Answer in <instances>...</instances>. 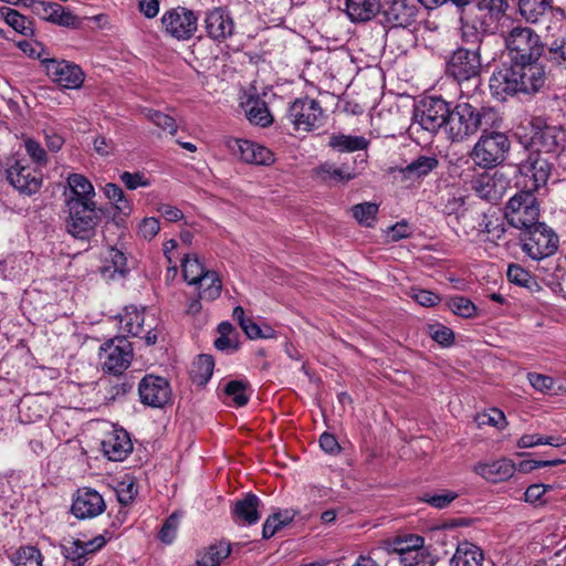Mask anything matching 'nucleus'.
<instances>
[{
    "label": "nucleus",
    "mask_w": 566,
    "mask_h": 566,
    "mask_svg": "<svg viewBox=\"0 0 566 566\" xmlns=\"http://www.w3.org/2000/svg\"><path fill=\"white\" fill-rule=\"evenodd\" d=\"M502 118L499 112L490 106L476 107L470 103H458L450 107L446 134L452 142H463L478 130L488 132L500 127Z\"/></svg>",
    "instance_id": "obj_1"
},
{
    "label": "nucleus",
    "mask_w": 566,
    "mask_h": 566,
    "mask_svg": "<svg viewBox=\"0 0 566 566\" xmlns=\"http://www.w3.org/2000/svg\"><path fill=\"white\" fill-rule=\"evenodd\" d=\"M450 116V104L441 97L429 96L419 102L413 111V122L409 127L411 135L426 130L436 134L440 128H447Z\"/></svg>",
    "instance_id": "obj_2"
},
{
    "label": "nucleus",
    "mask_w": 566,
    "mask_h": 566,
    "mask_svg": "<svg viewBox=\"0 0 566 566\" xmlns=\"http://www.w3.org/2000/svg\"><path fill=\"white\" fill-rule=\"evenodd\" d=\"M118 317L119 328L127 336L143 337L147 345L156 344L159 321L146 307L138 308L136 305H127Z\"/></svg>",
    "instance_id": "obj_3"
},
{
    "label": "nucleus",
    "mask_w": 566,
    "mask_h": 566,
    "mask_svg": "<svg viewBox=\"0 0 566 566\" xmlns=\"http://www.w3.org/2000/svg\"><path fill=\"white\" fill-rule=\"evenodd\" d=\"M539 206L534 192L521 190L505 205L504 218L507 223L518 230L526 231L538 223Z\"/></svg>",
    "instance_id": "obj_4"
},
{
    "label": "nucleus",
    "mask_w": 566,
    "mask_h": 566,
    "mask_svg": "<svg viewBox=\"0 0 566 566\" xmlns=\"http://www.w3.org/2000/svg\"><path fill=\"white\" fill-rule=\"evenodd\" d=\"M510 146V140L504 133L483 132L471 151V158L476 166L490 169L505 159Z\"/></svg>",
    "instance_id": "obj_5"
},
{
    "label": "nucleus",
    "mask_w": 566,
    "mask_h": 566,
    "mask_svg": "<svg viewBox=\"0 0 566 566\" xmlns=\"http://www.w3.org/2000/svg\"><path fill=\"white\" fill-rule=\"evenodd\" d=\"M510 62L539 60L544 46L539 36L527 27H515L504 38Z\"/></svg>",
    "instance_id": "obj_6"
},
{
    "label": "nucleus",
    "mask_w": 566,
    "mask_h": 566,
    "mask_svg": "<svg viewBox=\"0 0 566 566\" xmlns=\"http://www.w3.org/2000/svg\"><path fill=\"white\" fill-rule=\"evenodd\" d=\"M533 136L531 147L539 154L558 155L566 149V129L547 125L542 116H533L530 122Z\"/></svg>",
    "instance_id": "obj_7"
},
{
    "label": "nucleus",
    "mask_w": 566,
    "mask_h": 566,
    "mask_svg": "<svg viewBox=\"0 0 566 566\" xmlns=\"http://www.w3.org/2000/svg\"><path fill=\"white\" fill-rule=\"evenodd\" d=\"M6 175L9 184L22 195L31 196L38 192L42 186V171L32 167L25 157L10 158Z\"/></svg>",
    "instance_id": "obj_8"
},
{
    "label": "nucleus",
    "mask_w": 566,
    "mask_h": 566,
    "mask_svg": "<svg viewBox=\"0 0 566 566\" xmlns=\"http://www.w3.org/2000/svg\"><path fill=\"white\" fill-rule=\"evenodd\" d=\"M286 118L295 130L312 132L324 123V112L318 101L310 97L293 101L286 113Z\"/></svg>",
    "instance_id": "obj_9"
},
{
    "label": "nucleus",
    "mask_w": 566,
    "mask_h": 566,
    "mask_svg": "<svg viewBox=\"0 0 566 566\" xmlns=\"http://www.w3.org/2000/svg\"><path fill=\"white\" fill-rule=\"evenodd\" d=\"M525 232L527 237L522 241V250L531 259L543 260L557 251L558 237L545 223L538 222Z\"/></svg>",
    "instance_id": "obj_10"
},
{
    "label": "nucleus",
    "mask_w": 566,
    "mask_h": 566,
    "mask_svg": "<svg viewBox=\"0 0 566 566\" xmlns=\"http://www.w3.org/2000/svg\"><path fill=\"white\" fill-rule=\"evenodd\" d=\"M160 22L164 33L178 41L191 39L198 28L197 14L180 6L165 11Z\"/></svg>",
    "instance_id": "obj_11"
},
{
    "label": "nucleus",
    "mask_w": 566,
    "mask_h": 566,
    "mask_svg": "<svg viewBox=\"0 0 566 566\" xmlns=\"http://www.w3.org/2000/svg\"><path fill=\"white\" fill-rule=\"evenodd\" d=\"M133 358V347L126 337H115L99 348V361L105 373L119 375L126 370Z\"/></svg>",
    "instance_id": "obj_12"
},
{
    "label": "nucleus",
    "mask_w": 566,
    "mask_h": 566,
    "mask_svg": "<svg viewBox=\"0 0 566 566\" xmlns=\"http://www.w3.org/2000/svg\"><path fill=\"white\" fill-rule=\"evenodd\" d=\"M517 170L523 179L518 184H522L525 190L535 192L546 185L552 172V164L548 158L532 149L526 159L518 164Z\"/></svg>",
    "instance_id": "obj_13"
},
{
    "label": "nucleus",
    "mask_w": 566,
    "mask_h": 566,
    "mask_svg": "<svg viewBox=\"0 0 566 566\" xmlns=\"http://www.w3.org/2000/svg\"><path fill=\"white\" fill-rule=\"evenodd\" d=\"M72 205V208L67 209L66 230L76 239L87 240L94 234L99 220L96 202L86 205L73 202Z\"/></svg>",
    "instance_id": "obj_14"
},
{
    "label": "nucleus",
    "mask_w": 566,
    "mask_h": 566,
    "mask_svg": "<svg viewBox=\"0 0 566 566\" xmlns=\"http://www.w3.org/2000/svg\"><path fill=\"white\" fill-rule=\"evenodd\" d=\"M479 46L457 49L447 62V73L458 82L475 78L481 72Z\"/></svg>",
    "instance_id": "obj_15"
},
{
    "label": "nucleus",
    "mask_w": 566,
    "mask_h": 566,
    "mask_svg": "<svg viewBox=\"0 0 566 566\" xmlns=\"http://www.w3.org/2000/svg\"><path fill=\"white\" fill-rule=\"evenodd\" d=\"M415 0H385L380 4L381 23L389 28H407L418 15Z\"/></svg>",
    "instance_id": "obj_16"
},
{
    "label": "nucleus",
    "mask_w": 566,
    "mask_h": 566,
    "mask_svg": "<svg viewBox=\"0 0 566 566\" xmlns=\"http://www.w3.org/2000/svg\"><path fill=\"white\" fill-rule=\"evenodd\" d=\"M510 185V180L502 172L493 174L484 172L475 176L471 180V189L474 193L491 203H495L502 199Z\"/></svg>",
    "instance_id": "obj_17"
},
{
    "label": "nucleus",
    "mask_w": 566,
    "mask_h": 566,
    "mask_svg": "<svg viewBox=\"0 0 566 566\" xmlns=\"http://www.w3.org/2000/svg\"><path fill=\"white\" fill-rule=\"evenodd\" d=\"M45 70L52 82L67 90L80 88L85 78L84 72L77 64L65 60H46Z\"/></svg>",
    "instance_id": "obj_18"
},
{
    "label": "nucleus",
    "mask_w": 566,
    "mask_h": 566,
    "mask_svg": "<svg viewBox=\"0 0 566 566\" xmlns=\"http://www.w3.org/2000/svg\"><path fill=\"white\" fill-rule=\"evenodd\" d=\"M138 394L144 405L161 408L171 399V389L166 378L146 375L139 382Z\"/></svg>",
    "instance_id": "obj_19"
},
{
    "label": "nucleus",
    "mask_w": 566,
    "mask_h": 566,
    "mask_svg": "<svg viewBox=\"0 0 566 566\" xmlns=\"http://www.w3.org/2000/svg\"><path fill=\"white\" fill-rule=\"evenodd\" d=\"M106 509L103 496L94 489H78L71 506L72 514L78 520L93 518Z\"/></svg>",
    "instance_id": "obj_20"
},
{
    "label": "nucleus",
    "mask_w": 566,
    "mask_h": 566,
    "mask_svg": "<svg viewBox=\"0 0 566 566\" xmlns=\"http://www.w3.org/2000/svg\"><path fill=\"white\" fill-rule=\"evenodd\" d=\"M521 93H537L545 83V70L539 60L513 62Z\"/></svg>",
    "instance_id": "obj_21"
},
{
    "label": "nucleus",
    "mask_w": 566,
    "mask_h": 566,
    "mask_svg": "<svg viewBox=\"0 0 566 566\" xmlns=\"http://www.w3.org/2000/svg\"><path fill=\"white\" fill-rule=\"evenodd\" d=\"M228 147L248 164L270 165L274 161V155L269 148L251 140L233 138L228 142Z\"/></svg>",
    "instance_id": "obj_22"
},
{
    "label": "nucleus",
    "mask_w": 566,
    "mask_h": 566,
    "mask_svg": "<svg viewBox=\"0 0 566 566\" xmlns=\"http://www.w3.org/2000/svg\"><path fill=\"white\" fill-rule=\"evenodd\" d=\"M30 8L41 19L62 27H71L76 22V17L66 11L61 4L45 0H32Z\"/></svg>",
    "instance_id": "obj_23"
},
{
    "label": "nucleus",
    "mask_w": 566,
    "mask_h": 566,
    "mask_svg": "<svg viewBox=\"0 0 566 566\" xmlns=\"http://www.w3.org/2000/svg\"><path fill=\"white\" fill-rule=\"evenodd\" d=\"M489 85L492 94L499 98H504L505 95L521 93L518 80L512 62H510V65H503L501 69L493 72L490 77Z\"/></svg>",
    "instance_id": "obj_24"
},
{
    "label": "nucleus",
    "mask_w": 566,
    "mask_h": 566,
    "mask_svg": "<svg viewBox=\"0 0 566 566\" xmlns=\"http://www.w3.org/2000/svg\"><path fill=\"white\" fill-rule=\"evenodd\" d=\"M102 450L111 461H123L133 450L129 434L124 429H114L102 441Z\"/></svg>",
    "instance_id": "obj_25"
},
{
    "label": "nucleus",
    "mask_w": 566,
    "mask_h": 566,
    "mask_svg": "<svg viewBox=\"0 0 566 566\" xmlns=\"http://www.w3.org/2000/svg\"><path fill=\"white\" fill-rule=\"evenodd\" d=\"M316 176L329 186L346 185L356 179L360 171L356 167L344 163L337 166L334 163H323L315 169Z\"/></svg>",
    "instance_id": "obj_26"
},
{
    "label": "nucleus",
    "mask_w": 566,
    "mask_h": 566,
    "mask_svg": "<svg viewBox=\"0 0 566 566\" xmlns=\"http://www.w3.org/2000/svg\"><path fill=\"white\" fill-rule=\"evenodd\" d=\"M205 24L208 35L216 41L226 40L234 32L233 18L229 11L221 8L209 11Z\"/></svg>",
    "instance_id": "obj_27"
},
{
    "label": "nucleus",
    "mask_w": 566,
    "mask_h": 566,
    "mask_svg": "<svg viewBox=\"0 0 566 566\" xmlns=\"http://www.w3.org/2000/svg\"><path fill=\"white\" fill-rule=\"evenodd\" d=\"M504 219V217H501L492 209L481 213L476 224L480 240L496 243L503 239L506 232Z\"/></svg>",
    "instance_id": "obj_28"
},
{
    "label": "nucleus",
    "mask_w": 566,
    "mask_h": 566,
    "mask_svg": "<svg viewBox=\"0 0 566 566\" xmlns=\"http://www.w3.org/2000/svg\"><path fill=\"white\" fill-rule=\"evenodd\" d=\"M261 500L253 493H247L242 499L237 500L231 507V516L238 525L256 524L261 514L259 512Z\"/></svg>",
    "instance_id": "obj_29"
},
{
    "label": "nucleus",
    "mask_w": 566,
    "mask_h": 566,
    "mask_svg": "<svg viewBox=\"0 0 566 566\" xmlns=\"http://www.w3.org/2000/svg\"><path fill=\"white\" fill-rule=\"evenodd\" d=\"M474 471L493 483L502 482L513 476L515 463L509 459H500L491 463H478Z\"/></svg>",
    "instance_id": "obj_30"
},
{
    "label": "nucleus",
    "mask_w": 566,
    "mask_h": 566,
    "mask_svg": "<svg viewBox=\"0 0 566 566\" xmlns=\"http://www.w3.org/2000/svg\"><path fill=\"white\" fill-rule=\"evenodd\" d=\"M345 13L354 23L367 22L380 11V0H345Z\"/></svg>",
    "instance_id": "obj_31"
},
{
    "label": "nucleus",
    "mask_w": 566,
    "mask_h": 566,
    "mask_svg": "<svg viewBox=\"0 0 566 566\" xmlns=\"http://www.w3.org/2000/svg\"><path fill=\"white\" fill-rule=\"evenodd\" d=\"M31 260L30 253L10 254L0 261V275L3 279L19 280L29 271Z\"/></svg>",
    "instance_id": "obj_32"
},
{
    "label": "nucleus",
    "mask_w": 566,
    "mask_h": 566,
    "mask_svg": "<svg viewBox=\"0 0 566 566\" xmlns=\"http://www.w3.org/2000/svg\"><path fill=\"white\" fill-rule=\"evenodd\" d=\"M483 560L484 555L481 548L468 541L459 543L451 559L454 566H482Z\"/></svg>",
    "instance_id": "obj_33"
},
{
    "label": "nucleus",
    "mask_w": 566,
    "mask_h": 566,
    "mask_svg": "<svg viewBox=\"0 0 566 566\" xmlns=\"http://www.w3.org/2000/svg\"><path fill=\"white\" fill-rule=\"evenodd\" d=\"M193 285L198 287L199 297L206 301H214L221 294L222 283L216 271L207 270Z\"/></svg>",
    "instance_id": "obj_34"
},
{
    "label": "nucleus",
    "mask_w": 566,
    "mask_h": 566,
    "mask_svg": "<svg viewBox=\"0 0 566 566\" xmlns=\"http://www.w3.org/2000/svg\"><path fill=\"white\" fill-rule=\"evenodd\" d=\"M368 140L364 136L345 134H333L328 140V146L339 153L364 150L368 147Z\"/></svg>",
    "instance_id": "obj_35"
},
{
    "label": "nucleus",
    "mask_w": 566,
    "mask_h": 566,
    "mask_svg": "<svg viewBox=\"0 0 566 566\" xmlns=\"http://www.w3.org/2000/svg\"><path fill=\"white\" fill-rule=\"evenodd\" d=\"M244 111L247 118L254 125L266 127L273 122L266 103L261 98H249L245 103Z\"/></svg>",
    "instance_id": "obj_36"
},
{
    "label": "nucleus",
    "mask_w": 566,
    "mask_h": 566,
    "mask_svg": "<svg viewBox=\"0 0 566 566\" xmlns=\"http://www.w3.org/2000/svg\"><path fill=\"white\" fill-rule=\"evenodd\" d=\"M552 9V0H518V11L530 23H537Z\"/></svg>",
    "instance_id": "obj_37"
},
{
    "label": "nucleus",
    "mask_w": 566,
    "mask_h": 566,
    "mask_svg": "<svg viewBox=\"0 0 566 566\" xmlns=\"http://www.w3.org/2000/svg\"><path fill=\"white\" fill-rule=\"evenodd\" d=\"M424 546V538L416 534H403L391 538L388 542V549L399 555V558L409 554L411 549H419Z\"/></svg>",
    "instance_id": "obj_38"
},
{
    "label": "nucleus",
    "mask_w": 566,
    "mask_h": 566,
    "mask_svg": "<svg viewBox=\"0 0 566 566\" xmlns=\"http://www.w3.org/2000/svg\"><path fill=\"white\" fill-rule=\"evenodd\" d=\"M219 337L214 340V347L220 352L233 353L239 348L238 333L230 322H221L218 325Z\"/></svg>",
    "instance_id": "obj_39"
},
{
    "label": "nucleus",
    "mask_w": 566,
    "mask_h": 566,
    "mask_svg": "<svg viewBox=\"0 0 566 566\" xmlns=\"http://www.w3.org/2000/svg\"><path fill=\"white\" fill-rule=\"evenodd\" d=\"M566 444L562 436H542L539 433H525L516 442L517 448L528 449L537 446H551L559 448Z\"/></svg>",
    "instance_id": "obj_40"
},
{
    "label": "nucleus",
    "mask_w": 566,
    "mask_h": 566,
    "mask_svg": "<svg viewBox=\"0 0 566 566\" xmlns=\"http://www.w3.org/2000/svg\"><path fill=\"white\" fill-rule=\"evenodd\" d=\"M230 554V546L223 543L210 545L198 554L197 566H220L221 560Z\"/></svg>",
    "instance_id": "obj_41"
},
{
    "label": "nucleus",
    "mask_w": 566,
    "mask_h": 566,
    "mask_svg": "<svg viewBox=\"0 0 566 566\" xmlns=\"http://www.w3.org/2000/svg\"><path fill=\"white\" fill-rule=\"evenodd\" d=\"M506 275L511 283L524 287L530 292H537L541 289L536 279L518 264H510Z\"/></svg>",
    "instance_id": "obj_42"
},
{
    "label": "nucleus",
    "mask_w": 566,
    "mask_h": 566,
    "mask_svg": "<svg viewBox=\"0 0 566 566\" xmlns=\"http://www.w3.org/2000/svg\"><path fill=\"white\" fill-rule=\"evenodd\" d=\"M552 39L547 36L549 59L560 64L566 62V28L563 23L557 29V33H552Z\"/></svg>",
    "instance_id": "obj_43"
},
{
    "label": "nucleus",
    "mask_w": 566,
    "mask_h": 566,
    "mask_svg": "<svg viewBox=\"0 0 566 566\" xmlns=\"http://www.w3.org/2000/svg\"><path fill=\"white\" fill-rule=\"evenodd\" d=\"M62 556L73 566H84L86 563L82 539L64 538L60 545Z\"/></svg>",
    "instance_id": "obj_44"
},
{
    "label": "nucleus",
    "mask_w": 566,
    "mask_h": 566,
    "mask_svg": "<svg viewBox=\"0 0 566 566\" xmlns=\"http://www.w3.org/2000/svg\"><path fill=\"white\" fill-rule=\"evenodd\" d=\"M438 159L434 156H420L411 161L403 170L406 177L421 178L438 167Z\"/></svg>",
    "instance_id": "obj_45"
},
{
    "label": "nucleus",
    "mask_w": 566,
    "mask_h": 566,
    "mask_svg": "<svg viewBox=\"0 0 566 566\" xmlns=\"http://www.w3.org/2000/svg\"><path fill=\"white\" fill-rule=\"evenodd\" d=\"M181 268L184 279L190 285H193L207 271L197 254H185L181 259Z\"/></svg>",
    "instance_id": "obj_46"
},
{
    "label": "nucleus",
    "mask_w": 566,
    "mask_h": 566,
    "mask_svg": "<svg viewBox=\"0 0 566 566\" xmlns=\"http://www.w3.org/2000/svg\"><path fill=\"white\" fill-rule=\"evenodd\" d=\"M214 361L210 355H199L192 364L191 376L198 385H205L212 376Z\"/></svg>",
    "instance_id": "obj_47"
},
{
    "label": "nucleus",
    "mask_w": 566,
    "mask_h": 566,
    "mask_svg": "<svg viewBox=\"0 0 566 566\" xmlns=\"http://www.w3.org/2000/svg\"><path fill=\"white\" fill-rule=\"evenodd\" d=\"M224 395L232 400L233 406L243 407L250 398L249 382L243 380H230L224 386Z\"/></svg>",
    "instance_id": "obj_48"
},
{
    "label": "nucleus",
    "mask_w": 566,
    "mask_h": 566,
    "mask_svg": "<svg viewBox=\"0 0 566 566\" xmlns=\"http://www.w3.org/2000/svg\"><path fill=\"white\" fill-rule=\"evenodd\" d=\"M4 21L15 32L24 36H31L34 33L33 22L14 9H6Z\"/></svg>",
    "instance_id": "obj_49"
},
{
    "label": "nucleus",
    "mask_w": 566,
    "mask_h": 566,
    "mask_svg": "<svg viewBox=\"0 0 566 566\" xmlns=\"http://www.w3.org/2000/svg\"><path fill=\"white\" fill-rule=\"evenodd\" d=\"M23 147L29 156V161L31 160L34 164V168L41 170V168L48 165V154L38 140L27 137L23 139Z\"/></svg>",
    "instance_id": "obj_50"
},
{
    "label": "nucleus",
    "mask_w": 566,
    "mask_h": 566,
    "mask_svg": "<svg viewBox=\"0 0 566 566\" xmlns=\"http://www.w3.org/2000/svg\"><path fill=\"white\" fill-rule=\"evenodd\" d=\"M14 566H43V556L35 546L20 547L13 557Z\"/></svg>",
    "instance_id": "obj_51"
},
{
    "label": "nucleus",
    "mask_w": 566,
    "mask_h": 566,
    "mask_svg": "<svg viewBox=\"0 0 566 566\" xmlns=\"http://www.w3.org/2000/svg\"><path fill=\"white\" fill-rule=\"evenodd\" d=\"M352 212L358 223L365 227H373L376 221L378 206L373 202H364L355 205L352 208Z\"/></svg>",
    "instance_id": "obj_52"
},
{
    "label": "nucleus",
    "mask_w": 566,
    "mask_h": 566,
    "mask_svg": "<svg viewBox=\"0 0 566 566\" xmlns=\"http://www.w3.org/2000/svg\"><path fill=\"white\" fill-rule=\"evenodd\" d=\"M105 262L111 263V265H105L104 268L105 272H109L112 270L111 276H113L115 273H118L119 275L125 274L127 260L120 250L116 248H109L105 256Z\"/></svg>",
    "instance_id": "obj_53"
},
{
    "label": "nucleus",
    "mask_w": 566,
    "mask_h": 566,
    "mask_svg": "<svg viewBox=\"0 0 566 566\" xmlns=\"http://www.w3.org/2000/svg\"><path fill=\"white\" fill-rule=\"evenodd\" d=\"M401 566H433L434 562L428 552V549L422 546L419 549H411L409 554L399 558Z\"/></svg>",
    "instance_id": "obj_54"
},
{
    "label": "nucleus",
    "mask_w": 566,
    "mask_h": 566,
    "mask_svg": "<svg viewBox=\"0 0 566 566\" xmlns=\"http://www.w3.org/2000/svg\"><path fill=\"white\" fill-rule=\"evenodd\" d=\"M145 116L154 125L169 133L170 135H175L177 133L178 126L174 117L155 109H146Z\"/></svg>",
    "instance_id": "obj_55"
},
{
    "label": "nucleus",
    "mask_w": 566,
    "mask_h": 566,
    "mask_svg": "<svg viewBox=\"0 0 566 566\" xmlns=\"http://www.w3.org/2000/svg\"><path fill=\"white\" fill-rule=\"evenodd\" d=\"M447 305L455 315L464 318L473 317L476 312V307L473 302L464 296L450 297Z\"/></svg>",
    "instance_id": "obj_56"
},
{
    "label": "nucleus",
    "mask_w": 566,
    "mask_h": 566,
    "mask_svg": "<svg viewBox=\"0 0 566 566\" xmlns=\"http://www.w3.org/2000/svg\"><path fill=\"white\" fill-rule=\"evenodd\" d=\"M458 497V493L450 490H444L442 493H424L421 496V501L429 504L434 509H446L448 507L455 499Z\"/></svg>",
    "instance_id": "obj_57"
},
{
    "label": "nucleus",
    "mask_w": 566,
    "mask_h": 566,
    "mask_svg": "<svg viewBox=\"0 0 566 566\" xmlns=\"http://www.w3.org/2000/svg\"><path fill=\"white\" fill-rule=\"evenodd\" d=\"M67 189L78 191L86 195H94L95 189L92 182L82 174H70L67 179Z\"/></svg>",
    "instance_id": "obj_58"
},
{
    "label": "nucleus",
    "mask_w": 566,
    "mask_h": 566,
    "mask_svg": "<svg viewBox=\"0 0 566 566\" xmlns=\"http://www.w3.org/2000/svg\"><path fill=\"white\" fill-rule=\"evenodd\" d=\"M119 180L128 190H136L137 188H146L150 186V180L139 171H123L119 175Z\"/></svg>",
    "instance_id": "obj_59"
},
{
    "label": "nucleus",
    "mask_w": 566,
    "mask_h": 566,
    "mask_svg": "<svg viewBox=\"0 0 566 566\" xmlns=\"http://www.w3.org/2000/svg\"><path fill=\"white\" fill-rule=\"evenodd\" d=\"M475 421L479 427L492 426L496 428H503L506 423L503 411L499 409H491L489 412L478 413Z\"/></svg>",
    "instance_id": "obj_60"
},
{
    "label": "nucleus",
    "mask_w": 566,
    "mask_h": 566,
    "mask_svg": "<svg viewBox=\"0 0 566 566\" xmlns=\"http://www.w3.org/2000/svg\"><path fill=\"white\" fill-rule=\"evenodd\" d=\"M117 500L123 505L130 504L137 495V486L134 481H122L116 489Z\"/></svg>",
    "instance_id": "obj_61"
},
{
    "label": "nucleus",
    "mask_w": 566,
    "mask_h": 566,
    "mask_svg": "<svg viewBox=\"0 0 566 566\" xmlns=\"http://www.w3.org/2000/svg\"><path fill=\"white\" fill-rule=\"evenodd\" d=\"M179 525V517L176 513L171 514L161 526L159 532V539L165 544H171L176 538L177 530Z\"/></svg>",
    "instance_id": "obj_62"
},
{
    "label": "nucleus",
    "mask_w": 566,
    "mask_h": 566,
    "mask_svg": "<svg viewBox=\"0 0 566 566\" xmlns=\"http://www.w3.org/2000/svg\"><path fill=\"white\" fill-rule=\"evenodd\" d=\"M111 538H112L111 534L106 531L103 534H99L92 539L82 541L86 560L91 556H93L95 553L101 551Z\"/></svg>",
    "instance_id": "obj_63"
},
{
    "label": "nucleus",
    "mask_w": 566,
    "mask_h": 566,
    "mask_svg": "<svg viewBox=\"0 0 566 566\" xmlns=\"http://www.w3.org/2000/svg\"><path fill=\"white\" fill-rule=\"evenodd\" d=\"M429 334L431 338L441 346H450L454 340V334L452 329L440 324L430 325Z\"/></svg>",
    "instance_id": "obj_64"
}]
</instances>
